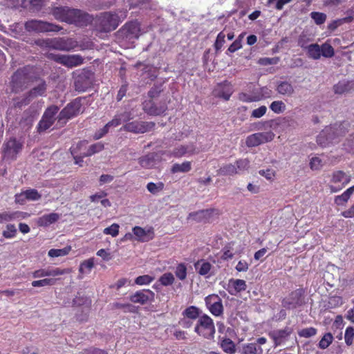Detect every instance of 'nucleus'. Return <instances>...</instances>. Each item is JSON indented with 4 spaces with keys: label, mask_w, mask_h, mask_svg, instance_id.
<instances>
[{
    "label": "nucleus",
    "mask_w": 354,
    "mask_h": 354,
    "mask_svg": "<svg viewBox=\"0 0 354 354\" xmlns=\"http://www.w3.org/2000/svg\"><path fill=\"white\" fill-rule=\"evenodd\" d=\"M127 17V11L122 17L113 12H104L97 16L95 20V30L100 32H109L115 30L120 23Z\"/></svg>",
    "instance_id": "nucleus-1"
},
{
    "label": "nucleus",
    "mask_w": 354,
    "mask_h": 354,
    "mask_svg": "<svg viewBox=\"0 0 354 354\" xmlns=\"http://www.w3.org/2000/svg\"><path fill=\"white\" fill-rule=\"evenodd\" d=\"M37 70V68L32 65H26L18 68L11 77L10 84L12 91L14 93L21 91L27 82L35 77Z\"/></svg>",
    "instance_id": "nucleus-2"
},
{
    "label": "nucleus",
    "mask_w": 354,
    "mask_h": 354,
    "mask_svg": "<svg viewBox=\"0 0 354 354\" xmlns=\"http://www.w3.org/2000/svg\"><path fill=\"white\" fill-rule=\"evenodd\" d=\"M194 332L207 339H212L216 333L213 319L207 314H203L197 320Z\"/></svg>",
    "instance_id": "nucleus-3"
},
{
    "label": "nucleus",
    "mask_w": 354,
    "mask_h": 354,
    "mask_svg": "<svg viewBox=\"0 0 354 354\" xmlns=\"http://www.w3.org/2000/svg\"><path fill=\"white\" fill-rule=\"evenodd\" d=\"M82 98L77 97L68 103L57 117V122L64 126L71 118L76 117L82 112Z\"/></svg>",
    "instance_id": "nucleus-4"
},
{
    "label": "nucleus",
    "mask_w": 354,
    "mask_h": 354,
    "mask_svg": "<svg viewBox=\"0 0 354 354\" xmlns=\"http://www.w3.org/2000/svg\"><path fill=\"white\" fill-rule=\"evenodd\" d=\"M65 19L63 22L74 24L76 26L84 27L88 26L93 21V17L80 9L68 7Z\"/></svg>",
    "instance_id": "nucleus-5"
},
{
    "label": "nucleus",
    "mask_w": 354,
    "mask_h": 354,
    "mask_svg": "<svg viewBox=\"0 0 354 354\" xmlns=\"http://www.w3.org/2000/svg\"><path fill=\"white\" fill-rule=\"evenodd\" d=\"M24 28L28 32H35L37 33L48 32H57L62 29V26L59 25L37 19L27 21L24 24Z\"/></svg>",
    "instance_id": "nucleus-6"
},
{
    "label": "nucleus",
    "mask_w": 354,
    "mask_h": 354,
    "mask_svg": "<svg viewBox=\"0 0 354 354\" xmlns=\"http://www.w3.org/2000/svg\"><path fill=\"white\" fill-rule=\"evenodd\" d=\"M305 289L303 288H299L290 292L287 297L282 299V306L286 309L290 310L303 306L305 304Z\"/></svg>",
    "instance_id": "nucleus-7"
},
{
    "label": "nucleus",
    "mask_w": 354,
    "mask_h": 354,
    "mask_svg": "<svg viewBox=\"0 0 354 354\" xmlns=\"http://www.w3.org/2000/svg\"><path fill=\"white\" fill-rule=\"evenodd\" d=\"M140 35V24L138 21L127 22L118 32L119 39L124 41L137 39Z\"/></svg>",
    "instance_id": "nucleus-8"
},
{
    "label": "nucleus",
    "mask_w": 354,
    "mask_h": 354,
    "mask_svg": "<svg viewBox=\"0 0 354 354\" xmlns=\"http://www.w3.org/2000/svg\"><path fill=\"white\" fill-rule=\"evenodd\" d=\"M58 111L59 107L56 105L50 106L45 110L37 126V131L39 133L45 132L52 127L57 119L55 115Z\"/></svg>",
    "instance_id": "nucleus-9"
},
{
    "label": "nucleus",
    "mask_w": 354,
    "mask_h": 354,
    "mask_svg": "<svg viewBox=\"0 0 354 354\" xmlns=\"http://www.w3.org/2000/svg\"><path fill=\"white\" fill-rule=\"evenodd\" d=\"M48 59L54 62L61 64L68 68H73L80 66L83 64L84 59L82 56L79 55H59L54 53H49L46 56Z\"/></svg>",
    "instance_id": "nucleus-10"
},
{
    "label": "nucleus",
    "mask_w": 354,
    "mask_h": 354,
    "mask_svg": "<svg viewBox=\"0 0 354 354\" xmlns=\"http://www.w3.org/2000/svg\"><path fill=\"white\" fill-rule=\"evenodd\" d=\"M23 149V143L15 138H10L4 142L2 147V153L4 158L16 160L17 155Z\"/></svg>",
    "instance_id": "nucleus-11"
},
{
    "label": "nucleus",
    "mask_w": 354,
    "mask_h": 354,
    "mask_svg": "<svg viewBox=\"0 0 354 354\" xmlns=\"http://www.w3.org/2000/svg\"><path fill=\"white\" fill-rule=\"evenodd\" d=\"M274 133L271 131L259 132L248 136L245 139V145L248 147H254L272 141Z\"/></svg>",
    "instance_id": "nucleus-12"
},
{
    "label": "nucleus",
    "mask_w": 354,
    "mask_h": 354,
    "mask_svg": "<svg viewBox=\"0 0 354 354\" xmlns=\"http://www.w3.org/2000/svg\"><path fill=\"white\" fill-rule=\"evenodd\" d=\"M351 181V176L342 171L338 170L333 172L330 182L335 185L330 186L331 192L336 193L345 187Z\"/></svg>",
    "instance_id": "nucleus-13"
},
{
    "label": "nucleus",
    "mask_w": 354,
    "mask_h": 354,
    "mask_svg": "<svg viewBox=\"0 0 354 354\" xmlns=\"http://www.w3.org/2000/svg\"><path fill=\"white\" fill-rule=\"evenodd\" d=\"M342 124L339 125V131L336 128V124L330 126L323 130L317 137V142L322 145V143L333 142L336 136H344L346 133L345 131H342L340 128Z\"/></svg>",
    "instance_id": "nucleus-14"
},
{
    "label": "nucleus",
    "mask_w": 354,
    "mask_h": 354,
    "mask_svg": "<svg viewBox=\"0 0 354 354\" xmlns=\"http://www.w3.org/2000/svg\"><path fill=\"white\" fill-rule=\"evenodd\" d=\"M142 106L144 111L150 115H159L167 109L165 102L157 103L153 100H145Z\"/></svg>",
    "instance_id": "nucleus-15"
},
{
    "label": "nucleus",
    "mask_w": 354,
    "mask_h": 354,
    "mask_svg": "<svg viewBox=\"0 0 354 354\" xmlns=\"http://www.w3.org/2000/svg\"><path fill=\"white\" fill-rule=\"evenodd\" d=\"M155 125L153 122L133 121L127 123L124 126V129L135 133H144L153 129Z\"/></svg>",
    "instance_id": "nucleus-16"
},
{
    "label": "nucleus",
    "mask_w": 354,
    "mask_h": 354,
    "mask_svg": "<svg viewBox=\"0 0 354 354\" xmlns=\"http://www.w3.org/2000/svg\"><path fill=\"white\" fill-rule=\"evenodd\" d=\"M155 294L149 289L138 290L129 297V300L134 304L145 305L154 299Z\"/></svg>",
    "instance_id": "nucleus-17"
},
{
    "label": "nucleus",
    "mask_w": 354,
    "mask_h": 354,
    "mask_svg": "<svg viewBox=\"0 0 354 354\" xmlns=\"http://www.w3.org/2000/svg\"><path fill=\"white\" fill-rule=\"evenodd\" d=\"M234 92L232 84L225 80L223 82L217 84L213 90V95L225 100H228Z\"/></svg>",
    "instance_id": "nucleus-18"
},
{
    "label": "nucleus",
    "mask_w": 354,
    "mask_h": 354,
    "mask_svg": "<svg viewBox=\"0 0 354 354\" xmlns=\"http://www.w3.org/2000/svg\"><path fill=\"white\" fill-rule=\"evenodd\" d=\"M214 214L218 215L219 211L217 209L210 208L191 212L189 217L197 222L207 223Z\"/></svg>",
    "instance_id": "nucleus-19"
},
{
    "label": "nucleus",
    "mask_w": 354,
    "mask_h": 354,
    "mask_svg": "<svg viewBox=\"0 0 354 354\" xmlns=\"http://www.w3.org/2000/svg\"><path fill=\"white\" fill-rule=\"evenodd\" d=\"M136 239L139 242H148L155 237L154 230L152 227L145 230L140 226H135L132 229Z\"/></svg>",
    "instance_id": "nucleus-20"
},
{
    "label": "nucleus",
    "mask_w": 354,
    "mask_h": 354,
    "mask_svg": "<svg viewBox=\"0 0 354 354\" xmlns=\"http://www.w3.org/2000/svg\"><path fill=\"white\" fill-rule=\"evenodd\" d=\"M197 153L196 147L193 143L189 145H180L176 147L170 152V156L179 158L184 156H191Z\"/></svg>",
    "instance_id": "nucleus-21"
},
{
    "label": "nucleus",
    "mask_w": 354,
    "mask_h": 354,
    "mask_svg": "<svg viewBox=\"0 0 354 354\" xmlns=\"http://www.w3.org/2000/svg\"><path fill=\"white\" fill-rule=\"evenodd\" d=\"M161 158L157 153H149L138 158L140 165L147 169H153L160 162Z\"/></svg>",
    "instance_id": "nucleus-22"
},
{
    "label": "nucleus",
    "mask_w": 354,
    "mask_h": 354,
    "mask_svg": "<svg viewBox=\"0 0 354 354\" xmlns=\"http://www.w3.org/2000/svg\"><path fill=\"white\" fill-rule=\"evenodd\" d=\"M66 272L65 270L60 269L59 268H41L37 270H35L32 273V276L33 278H41L44 277H57L59 275H62L65 274Z\"/></svg>",
    "instance_id": "nucleus-23"
},
{
    "label": "nucleus",
    "mask_w": 354,
    "mask_h": 354,
    "mask_svg": "<svg viewBox=\"0 0 354 354\" xmlns=\"http://www.w3.org/2000/svg\"><path fill=\"white\" fill-rule=\"evenodd\" d=\"M75 88L79 92L86 91L92 85V80L86 73L78 75L75 80Z\"/></svg>",
    "instance_id": "nucleus-24"
},
{
    "label": "nucleus",
    "mask_w": 354,
    "mask_h": 354,
    "mask_svg": "<svg viewBox=\"0 0 354 354\" xmlns=\"http://www.w3.org/2000/svg\"><path fill=\"white\" fill-rule=\"evenodd\" d=\"M247 284L243 279H230L228 281L227 291L231 295H236L237 293L245 290Z\"/></svg>",
    "instance_id": "nucleus-25"
},
{
    "label": "nucleus",
    "mask_w": 354,
    "mask_h": 354,
    "mask_svg": "<svg viewBox=\"0 0 354 354\" xmlns=\"http://www.w3.org/2000/svg\"><path fill=\"white\" fill-rule=\"evenodd\" d=\"M292 331L291 328L286 327L283 329L273 331L270 336L274 340L275 345L278 346L292 333Z\"/></svg>",
    "instance_id": "nucleus-26"
},
{
    "label": "nucleus",
    "mask_w": 354,
    "mask_h": 354,
    "mask_svg": "<svg viewBox=\"0 0 354 354\" xmlns=\"http://www.w3.org/2000/svg\"><path fill=\"white\" fill-rule=\"evenodd\" d=\"M59 218V215L57 213H50L48 214H44L42 216L38 218L37 224L40 227H48L50 225L55 223Z\"/></svg>",
    "instance_id": "nucleus-27"
},
{
    "label": "nucleus",
    "mask_w": 354,
    "mask_h": 354,
    "mask_svg": "<svg viewBox=\"0 0 354 354\" xmlns=\"http://www.w3.org/2000/svg\"><path fill=\"white\" fill-rule=\"evenodd\" d=\"M203 313L199 308L195 306H189L187 307L182 313L183 317L189 318L192 320H198Z\"/></svg>",
    "instance_id": "nucleus-28"
},
{
    "label": "nucleus",
    "mask_w": 354,
    "mask_h": 354,
    "mask_svg": "<svg viewBox=\"0 0 354 354\" xmlns=\"http://www.w3.org/2000/svg\"><path fill=\"white\" fill-rule=\"evenodd\" d=\"M353 88V84L352 82L342 80L339 81L333 86V90L336 94H344L351 91Z\"/></svg>",
    "instance_id": "nucleus-29"
},
{
    "label": "nucleus",
    "mask_w": 354,
    "mask_h": 354,
    "mask_svg": "<svg viewBox=\"0 0 354 354\" xmlns=\"http://www.w3.org/2000/svg\"><path fill=\"white\" fill-rule=\"evenodd\" d=\"M212 267V264L205 259L198 260L194 263L195 270L200 275L203 276L207 274L211 270Z\"/></svg>",
    "instance_id": "nucleus-30"
},
{
    "label": "nucleus",
    "mask_w": 354,
    "mask_h": 354,
    "mask_svg": "<svg viewBox=\"0 0 354 354\" xmlns=\"http://www.w3.org/2000/svg\"><path fill=\"white\" fill-rule=\"evenodd\" d=\"M220 347L227 354H234L236 353V344L228 337H223L220 341Z\"/></svg>",
    "instance_id": "nucleus-31"
},
{
    "label": "nucleus",
    "mask_w": 354,
    "mask_h": 354,
    "mask_svg": "<svg viewBox=\"0 0 354 354\" xmlns=\"http://www.w3.org/2000/svg\"><path fill=\"white\" fill-rule=\"evenodd\" d=\"M46 84L44 80H41V82L34 88H32L28 93L27 97L34 98L38 96H42L46 91Z\"/></svg>",
    "instance_id": "nucleus-32"
},
{
    "label": "nucleus",
    "mask_w": 354,
    "mask_h": 354,
    "mask_svg": "<svg viewBox=\"0 0 354 354\" xmlns=\"http://www.w3.org/2000/svg\"><path fill=\"white\" fill-rule=\"evenodd\" d=\"M263 350L256 343H247L242 346L241 354H262Z\"/></svg>",
    "instance_id": "nucleus-33"
},
{
    "label": "nucleus",
    "mask_w": 354,
    "mask_h": 354,
    "mask_svg": "<svg viewBox=\"0 0 354 354\" xmlns=\"http://www.w3.org/2000/svg\"><path fill=\"white\" fill-rule=\"evenodd\" d=\"M22 214L23 212L20 211L1 212L0 213V223L19 219Z\"/></svg>",
    "instance_id": "nucleus-34"
},
{
    "label": "nucleus",
    "mask_w": 354,
    "mask_h": 354,
    "mask_svg": "<svg viewBox=\"0 0 354 354\" xmlns=\"http://www.w3.org/2000/svg\"><path fill=\"white\" fill-rule=\"evenodd\" d=\"M277 91L281 95L290 96L294 93V88L290 83L284 81L277 85Z\"/></svg>",
    "instance_id": "nucleus-35"
},
{
    "label": "nucleus",
    "mask_w": 354,
    "mask_h": 354,
    "mask_svg": "<svg viewBox=\"0 0 354 354\" xmlns=\"http://www.w3.org/2000/svg\"><path fill=\"white\" fill-rule=\"evenodd\" d=\"M192 169V163L190 161H185L181 164L175 163L171 166V172L176 174L179 172L187 173Z\"/></svg>",
    "instance_id": "nucleus-36"
},
{
    "label": "nucleus",
    "mask_w": 354,
    "mask_h": 354,
    "mask_svg": "<svg viewBox=\"0 0 354 354\" xmlns=\"http://www.w3.org/2000/svg\"><path fill=\"white\" fill-rule=\"evenodd\" d=\"M68 6H59L53 7L51 9V14L53 15L55 19L63 22L65 19L66 12H67Z\"/></svg>",
    "instance_id": "nucleus-37"
},
{
    "label": "nucleus",
    "mask_w": 354,
    "mask_h": 354,
    "mask_svg": "<svg viewBox=\"0 0 354 354\" xmlns=\"http://www.w3.org/2000/svg\"><path fill=\"white\" fill-rule=\"evenodd\" d=\"M50 49L68 50L66 41L63 38L51 39Z\"/></svg>",
    "instance_id": "nucleus-38"
},
{
    "label": "nucleus",
    "mask_w": 354,
    "mask_h": 354,
    "mask_svg": "<svg viewBox=\"0 0 354 354\" xmlns=\"http://www.w3.org/2000/svg\"><path fill=\"white\" fill-rule=\"evenodd\" d=\"M218 174L222 176H233L238 174L237 168L231 163L226 164L220 167Z\"/></svg>",
    "instance_id": "nucleus-39"
},
{
    "label": "nucleus",
    "mask_w": 354,
    "mask_h": 354,
    "mask_svg": "<svg viewBox=\"0 0 354 354\" xmlns=\"http://www.w3.org/2000/svg\"><path fill=\"white\" fill-rule=\"evenodd\" d=\"M307 53L309 57L318 59L321 57L320 46L317 44H310L307 48Z\"/></svg>",
    "instance_id": "nucleus-40"
},
{
    "label": "nucleus",
    "mask_w": 354,
    "mask_h": 354,
    "mask_svg": "<svg viewBox=\"0 0 354 354\" xmlns=\"http://www.w3.org/2000/svg\"><path fill=\"white\" fill-rule=\"evenodd\" d=\"M343 304L342 297L340 296H331L328 298L327 303L325 305V307L327 309H333L337 308Z\"/></svg>",
    "instance_id": "nucleus-41"
},
{
    "label": "nucleus",
    "mask_w": 354,
    "mask_h": 354,
    "mask_svg": "<svg viewBox=\"0 0 354 354\" xmlns=\"http://www.w3.org/2000/svg\"><path fill=\"white\" fill-rule=\"evenodd\" d=\"M176 277L180 281H184L187 278V268L184 263H178L175 270Z\"/></svg>",
    "instance_id": "nucleus-42"
},
{
    "label": "nucleus",
    "mask_w": 354,
    "mask_h": 354,
    "mask_svg": "<svg viewBox=\"0 0 354 354\" xmlns=\"http://www.w3.org/2000/svg\"><path fill=\"white\" fill-rule=\"evenodd\" d=\"M165 188V184L159 181L156 183L153 182H149L147 185V190L152 194L156 195L160 192L162 191Z\"/></svg>",
    "instance_id": "nucleus-43"
},
{
    "label": "nucleus",
    "mask_w": 354,
    "mask_h": 354,
    "mask_svg": "<svg viewBox=\"0 0 354 354\" xmlns=\"http://www.w3.org/2000/svg\"><path fill=\"white\" fill-rule=\"evenodd\" d=\"M112 306L113 308L122 309L124 313H136L137 311L136 307L129 303L122 304L120 302H115Z\"/></svg>",
    "instance_id": "nucleus-44"
},
{
    "label": "nucleus",
    "mask_w": 354,
    "mask_h": 354,
    "mask_svg": "<svg viewBox=\"0 0 354 354\" xmlns=\"http://www.w3.org/2000/svg\"><path fill=\"white\" fill-rule=\"evenodd\" d=\"M104 148V145L102 142H99L95 144L91 145L88 149H87L86 151H84V155L87 156H91L96 153H98L102 151Z\"/></svg>",
    "instance_id": "nucleus-45"
},
{
    "label": "nucleus",
    "mask_w": 354,
    "mask_h": 354,
    "mask_svg": "<svg viewBox=\"0 0 354 354\" xmlns=\"http://www.w3.org/2000/svg\"><path fill=\"white\" fill-rule=\"evenodd\" d=\"M209 311L215 317L221 316L223 314V306L222 300L208 307Z\"/></svg>",
    "instance_id": "nucleus-46"
},
{
    "label": "nucleus",
    "mask_w": 354,
    "mask_h": 354,
    "mask_svg": "<svg viewBox=\"0 0 354 354\" xmlns=\"http://www.w3.org/2000/svg\"><path fill=\"white\" fill-rule=\"evenodd\" d=\"M71 250V246H67L62 249H50L48 251V256L50 257H63L67 255Z\"/></svg>",
    "instance_id": "nucleus-47"
},
{
    "label": "nucleus",
    "mask_w": 354,
    "mask_h": 354,
    "mask_svg": "<svg viewBox=\"0 0 354 354\" xmlns=\"http://www.w3.org/2000/svg\"><path fill=\"white\" fill-rule=\"evenodd\" d=\"M57 279L53 278H46L40 280L33 281L31 285L33 287H44L47 286H53L55 284Z\"/></svg>",
    "instance_id": "nucleus-48"
},
{
    "label": "nucleus",
    "mask_w": 354,
    "mask_h": 354,
    "mask_svg": "<svg viewBox=\"0 0 354 354\" xmlns=\"http://www.w3.org/2000/svg\"><path fill=\"white\" fill-rule=\"evenodd\" d=\"M158 281L161 285L168 286L174 283L175 278L171 272H166L160 277Z\"/></svg>",
    "instance_id": "nucleus-49"
},
{
    "label": "nucleus",
    "mask_w": 354,
    "mask_h": 354,
    "mask_svg": "<svg viewBox=\"0 0 354 354\" xmlns=\"http://www.w3.org/2000/svg\"><path fill=\"white\" fill-rule=\"evenodd\" d=\"M6 230L3 231L2 235L6 239H12L16 236L17 230L14 224H8Z\"/></svg>",
    "instance_id": "nucleus-50"
},
{
    "label": "nucleus",
    "mask_w": 354,
    "mask_h": 354,
    "mask_svg": "<svg viewBox=\"0 0 354 354\" xmlns=\"http://www.w3.org/2000/svg\"><path fill=\"white\" fill-rule=\"evenodd\" d=\"M25 193V197L27 201H38L41 198V195L35 189H28L24 191Z\"/></svg>",
    "instance_id": "nucleus-51"
},
{
    "label": "nucleus",
    "mask_w": 354,
    "mask_h": 354,
    "mask_svg": "<svg viewBox=\"0 0 354 354\" xmlns=\"http://www.w3.org/2000/svg\"><path fill=\"white\" fill-rule=\"evenodd\" d=\"M155 279L154 277L149 274L138 276L135 279V283L139 286L149 285Z\"/></svg>",
    "instance_id": "nucleus-52"
},
{
    "label": "nucleus",
    "mask_w": 354,
    "mask_h": 354,
    "mask_svg": "<svg viewBox=\"0 0 354 354\" xmlns=\"http://www.w3.org/2000/svg\"><path fill=\"white\" fill-rule=\"evenodd\" d=\"M333 337L330 333H326L319 342V347L322 349L328 348L333 342Z\"/></svg>",
    "instance_id": "nucleus-53"
},
{
    "label": "nucleus",
    "mask_w": 354,
    "mask_h": 354,
    "mask_svg": "<svg viewBox=\"0 0 354 354\" xmlns=\"http://www.w3.org/2000/svg\"><path fill=\"white\" fill-rule=\"evenodd\" d=\"M320 50L321 55L324 57L330 58L332 57L335 54L333 46L330 44L326 43L322 45Z\"/></svg>",
    "instance_id": "nucleus-54"
},
{
    "label": "nucleus",
    "mask_w": 354,
    "mask_h": 354,
    "mask_svg": "<svg viewBox=\"0 0 354 354\" xmlns=\"http://www.w3.org/2000/svg\"><path fill=\"white\" fill-rule=\"evenodd\" d=\"M244 37V34L241 33L236 39V40L229 46L227 51L230 53H234L242 48V40Z\"/></svg>",
    "instance_id": "nucleus-55"
},
{
    "label": "nucleus",
    "mask_w": 354,
    "mask_h": 354,
    "mask_svg": "<svg viewBox=\"0 0 354 354\" xmlns=\"http://www.w3.org/2000/svg\"><path fill=\"white\" fill-rule=\"evenodd\" d=\"M94 266V261L93 259H89L88 260H85L83 262L81 263L80 268H79V272L81 274H83L86 272H89L91 269Z\"/></svg>",
    "instance_id": "nucleus-56"
},
{
    "label": "nucleus",
    "mask_w": 354,
    "mask_h": 354,
    "mask_svg": "<svg viewBox=\"0 0 354 354\" xmlns=\"http://www.w3.org/2000/svg\"><path fill=\"white\" fill-rule=\"evenodd\" d=\"M354 339V327L353 326H348L346 328L345 334H344V340L345 343L347 346H351L353 343Z\"/></svg>",
    "instance_id": "nucleus-57"
},
{
    "label": "nucleus",
    "mask_w": 354,
    "mask_h": 354,
    "mask_svg": "<svg viewBox=\"0 0 354 354\" xmlns=\"http://www.w3.org/2000/svg\"><path fill=\"white\" fill-rule=\"evenodd\" d=\"M270 109L275 113H281L286 110V104L282 101H274L270 105Z\"/></svg>",
    "instance_id": "nucleus-58"
},
{
    "label": "nucleus",
    "mask_w": 354,
    "mask_h": 354,
    "mask_svg": "<svg viewBox=\"0 0 354 354\" xmlns=\"http://www.w3.org/2000/svg\"><path fill=\"white\" fill-rule=\"evenodd\" d=\"M310 17L317 25L324 24L326 20V15L323 12H312Z\"/></svg>",
    "instance_id": "nucleus-59"
},
{
    "label": "nucleus",
    "mask_w": 354,
    "mask_h": 354,
    "mask_svg": "<svg viewBox=\"0 0 354 354\" xmlns=\"http://www.w3.org/2000/svg\"><path fill=\"white\" fill-rule=\"evenodd\" d=\"M352 17H346L342 19H338L337 20H334L332 23H330L328 26V28L330 30H335L337 27L342 26L344 23H349L352 21Z\"/></svg>",
    "instance_id": "nucleus-60"
},
{
    "label": "nucleus",
    "mask_w": 354,
    "mask_h": 354,
    "mask_svg": "<svg viewBox=\"0 0 354 354\" xmlns=\"http://www.w3.org/2000/svg\"><path fill=\"white\" fill-rule=\"evenodd\" d=\"M238 99L239 100L244 102H252L259 101V97H256L255 95H251L243 92L239 93Z\"/></svg>",
    "instance_id": "nucleus-61"
},
{
    "label": "nucleus",
    "mask_w": 354,
    "mask_h": 354,
    "mask_svg": "<svg viewBox=\"0 0 354 354\" xmlns=\"http://www.w3.org/2000/svg\"><path fill=\"white\" fill-rule=\"evenodd\" d=\"M225 36L226 35L224 33L223 31H221L218 34L214 45V48L216 51H218L222 48L223 44L225 42Z\"/></svg>",
    "instance_id": "nucleus-62"
},
{
    "label": "nucleus",
    "mask_w": 354,
    "mask_h": 354,
    "mask_svg": "<svg viewBox=\"0 0 354 354\" xmlns=\"http://www.w3.org/2000/svg\"><path fill=\"white\" fill-rule=\"evenodd\" d=\"M120 226L117 223H113L108 227H106L103 230L104 234L111 235L113 237H115L119 234Z\"/></svg>",
    "instance_id": "nucleus-63"
},
{
    "label": "nucleus",
    "mask_w": 354,
    "mask_h": 354,
    "mask_svg": "<svg viewBox=\"0 0 354 354\" xmlns=\"http://www.w3.org/2000/svg\"><path fill=\"white\" fill-rule=\"evenodd\" d=\"M80 354H108V352L106 350L91 346L83 349Z\"/></svg>",
    "instance_id": "nucleus-64"
}]
</instances>
